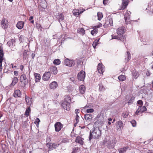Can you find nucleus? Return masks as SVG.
Returning a JSON list of instances; mask_svg holds the SVG:
<instances>
[{"mask_svg": "<svg viewBox=\"0 0 153 153\" xmlns=\"http://www.w3.org/2000/svg\"><path fill=\"white\" fill-rule=\"evenodd\" d=\"M101 135V131L100 130L98 127H97L94 128L92 131H90V135L89 137V139L91 141L92 138H98Z\"/></svg>", "mask_w": 153, "mask_h": 153, "instance_id": "nucleus-1", "label": "nucleus"}, {"mask_svg": "<svg viewBox=\"0 0 153 153\" xmlns=\"http://www.w3.org/2000/svg\"><path fill=\"white\" fill-rule=\"evenodd\" d=\"M21 86L22 87H25L28 83V81L25 74H23L20 76Z\"/></svg>", "mask_w": 153, "mask_h": 153, "instance_id": "nucleus-2", "label": "nucleus"}, {"mask_svg": "<svg viewBox=\"0 0 153 153\" xmlns=\"http://www.w3.org/2000/svg\"><path fill=\"white\" fill-rule=\"evenodd\" d=\"M64 64L68 66L72 67L75 65V62L73 59H70L66 58L64 60Z\"/></svg>", "mask_w": 153, "mask_h": 153, "instance_id": "nucleus-3", "label": "nucleus"}, {"mask_svg": "<svg viewBox=\"0 0 153 153\" xmlns=\"http://www.w3.org/2000/svg\"><path fill=\"white\" fill-rule=\"evenodd\" d=\"M97 120L95 122L94 124L98 126H101L103 124L104 118L102 116H98L96 118Z\"/></svg>", "mask_w": 153, "mask_h": 153, "instance_id": "nucleus-4", "label": "nucleus"}, {"mask_svg": "<svg viewBox=\"0 0 153 153\" xmlns=\"http://www.w3.org/2000/svg\"><path fill=\"white\" fill-rule=\"evenodd\" d=\"M85 77V72L83 71H81L77 74V79L79 80L83 81Z\"/></svg>", "mask_w": 153, "mask_h": 153, "instance_id": "nucleus-5", "label": "nucleus"}, {"mask_svg": "<svg viewBox=\"0 0 153 153\" xmlns=\"http://www.w3.org/2000/svg\"><path fill=\"white\" fill-rule=\"evenodd\" d=\"M1 27L3 29H6L8 25V22L6 19L3 18L1 21Z\"/></svg>", "mask_w": 153, "mask_h": 153, "instance_id": "nucleus-6", "label": "nucleus"}, {"mask_svg": "<svg viewBox=\"0 0 153 153\" xmlns=\"http://www.w3.org/2000/svg\"><path fill=\"white\" fill-rule=\"evenodd\" d=\"M62 106L64 109L69 111L70 109V105L69 103L66 101H62Z\"/></svg>", "mask_w": 153, "mask_h": 153, "instance_id": "nucleus-7", "label": "nucleus"}, {"mask_svg": "<svg viewBox=\"0 0 153 153\" xmlns=\"http://www.w3.org/2000/svg\"><path fill=\"white\" fill-rule=\"evenodd\" d=\"M3 56L4 53L3 51V48L1 47V46H0V71H1L2 69V65Z\"/></svg>", "mask_w": 153, "mask_h": 153, "instance_id": "nucleus-8", "label": "nucleus"}, {"mask_svg": "<svg viewBox=\"0 0 153 153\" xmlns=\"http://www.w3.org/2000/svg\"><path fill=\"white\" fill-rule=\"evenodd\" d=\"M103 144L107 143V147L109 149L113 148L114 146V143L113 142V140H109L108 142L107 141L105 142V140H104L103 141Z\"/></svg>", "mask_w": 153, "mask_h": 153, "instance_id": "nucleus-9", "label": "nucleus"}, {"mask_svg": "<svg viewBox=\"0 0 153 153\" xmlns=\"http://www.w3.org/2000/svg\"><path fill=\"white\" fill-rule=\"evenodd\" d=\"M147 108L145 106H140L135 112L136 114L138 115L139 114H141L143 112L146 111Z\"/></svg>", "mask_w": 153, "mask_h": 153, "instance_id": "nucleus-10", "label": "nucleus"}, {"mask_svg": "<svg viewBox=\"0 0 153 153\" xmlns=\"http://www.w3.org/2000/svg\"><path fill=\"white\" fill-rule=\"evenodd\" d=\"M55 131L56 132H59L62 128V125L59 122H56L54 125Z\"/></svg>", "mask_w": 153, "mask_h": 153, "instance_id": "nucleus-11", "label": "nucleus"}, {"mask_svg": "<svg viewBox=\"0 0 153 153\" xmlns=\"http://www.w3.org/2000/svg\"><path fill=\"white\" fill-rule=\"evenodd\" d=\"M116 127L117 130H121L123 127V124L122 122L120 120L117 122L116 124Z\"/></svg>", "mask_w": 153, "mask_h": 153, "instance_id": "nucleus-12", "label": "nucleus"}, {"mask_svg": "<svg viewBox=\"0 0 153 153\" xmlns=\"http://www.w3.org/2000/svg\"><path fill=\"white\" fill-rule=\"evenodd\" d=\"M84 118L85 120L88 122V124H89L93 118V116L91 114H86L84 115Z\"/></svg>", "mask_w": 153, "mask_h": 153, "instance_id": "nucleus-13", "label": "nucleus"}, {"mask_svg": "<svg viewBox=\"0 0 153 153\" xmlns=\"http://www.w3.org/2000/svg\"><path fill=\"white\" fill-rule=\"evenodd\" d=\"M51 76V74L50 72H46L42 76V79L44 81H48L50 79Z\"/></svg>", "mask_w": 153, "mask_h": 153, "instance_id": "nucleus-14", "label": "nucleus"}, {"mask_svg": "<svg viewBox=\"0 0 153 153\" xmlns=\"http://www.w3.org/2000/svg\"><path fill=\"white\" fill-rule=\"evenodd\" d=\"M46 145L48 147L49 149L52 150L53 149H55L59 145V144L56 143H51L49 142L46 144Z\"/></svg>", "mask_w": 153, "mask_h": 153, "instance_id": "nucleus-15", "label": "nucleus"}, {"mask_svg": "<svg viewBox=\"0 0 153 153\" xmlns=\"http://www.w3.org/2000/svg\"><path fill=\"white\" fill-rule=\"evenodd\" d=\"M56 19L60 23L61 25V22L64 20V16L62 13H58V15L56 16Z\"/></svg>", "mask_w": 153, "mask_h": 153, "instance_id": "nucleus-16", "label": "nucleus"}, {"mask_svg": "<svg viewBox=\"0 0 153 153\" xmlns=\"http://www.w3.org/2000/svg\"><path fill=\"white\" fill-rule=\"evenodd\" d=\"M97 70L98 72L100 74H102L104 71V67L102 63H99L97 66Z\"/></svg>", "mask_w": 153, "mask_h": 153, "instance_id": "nucleus-17", "label": "nucleus"}, {"mask_svg": "<svg viewBox=\"0 0 153 153\" xmlns=\"http://www.w3.org/2000/svg\"><path fill=\"white\" fill-rule=\"evenodd\" d=\"M58 86L57 82L56 81H53L49 85V87L51 89L54 90L56 89Z\"/></svg>", "mask_w": 153, "mask_h": 153, "instance_id": "nucleus-18", "label": "nucleus"}, {"mask_svg": "<svg viewBox=\"0 0 153 153\" xmlns=\"http://www.w3.org/2000/svg\"><path fill=\"white\" fill-rule=\"evenodd\" d=\"M49 70H50L49 72L51 73H52L54 75L56 74L58 72L57 68L55 66L50 67L49 69Z\"/></svg>", "mask_w": 153, "mask_h": 153, "instance_id": "nucleus-19", "label": "nucleus"}, {"mask_svg": "<svg viewBox=\"0 0 153 153\" xmlns=\"http://www.w3.org/2000/svg\"><path fill=\"white\" fill-rule=\"evenodd\" d=\"M21 95V91L18 89L15 90L13 94V96L15 98L20 97Z\"/></svg>", "mask_w": 153, "mask_h": 153, "instance_id": "nucleus-20", "label": "nucleus"}, {"mask_svg": "<svg viewBox=\"0 0 153 153\" xmlns=\"http://www.w3.org/2000/svg\"><path fill=\"white\" fill-rule=\"evenodd\" d=\"M117 33L119 35H121L125 32V28L123 27H120L117 29Z\"/></svg>", "mask_w": 153, "mask_h": 153, "instance_id": "nucleus-21", "label": "nucleus"}, {"mask_svg": "<svg viewBox=\"0 0 153 153\" xmlns=\"http://www.w3.org/2000/svg\"><path fill=\"white\" fill-rule=\"evenodd\" d=\"M131 13L130 11H128L124 15V18L126 22L129 23L130 22V16Z\"/></svg>", "mask_w": 153, "mask_h": 153, "instance_id": "nucleus-22", "label": "nucleus"}, {"mask_svg": "<svg viewBox=\"0 0 153 153\" xmlns=\"http://www.w3.org/2000/svg\"><path fill=\"white\" fill-rule=\"evenodd\" d=\"M122 4L121 6V9L120 10H123L126 8L128 3V0H122Z\"/></svg>", "mask_w": 153, "mask_h": 153, "instance_id": "nucleus-23", "label": "nucleus"}, {"mask_svg": "<svg viewBox=\"0 0 153 153\" xmlns=\"http://www.w3.org/2000/svg\"><path fill=\"white\" fill-rule=\"evenodd\" d=\"M83 140L84 139L82 137H81L80 136H77L76 138L75 142L80 144L81 145H82L84 143Z\"/></svg>", "mask_w": 153, "mask_h": 153, "instance_id": "nucleus-24", "label": "nucleus"}, {"mask_svg": "<svg viewBox=\"0 0 153 153\" xmlns=\"http://www.w3.org/2000/svg\"><path fill=\"white\" fill-rule=\"evenodd\" d=\"M24 25V22L20 21L18 22L16 25V27L19 29H21L23 28Z\"/></svg>", "mask_w": 153, "mask_h": 153, "instance_id": "nucleus-25", "label": "nucleus"}, {"mask_svg": "<svg viewBox=\"0 0 153 153\" xmlns=\"http://www.w3.org/2000/svg\"><path fill=\"white\" fill-rule=\"evenodd\" d=\"M84 11H79V10H75L73 11V14L76 17H78V16L81 13H82Z\"/></svg>", "mask_w": 153, "mask_h": 153, "instance_id": "nucleus-26", "label": "nucleus"}, {"mask_svg": "<svg viewBox=\"0 0 153 153\" xmlns=\"http://www.w3.org/2000/svg\"><path fill=\"white\" fill-rule=\"evenodd\" d=\"M128 149V146H126L123 148L119 149H118L119 153H124Z\"/></svg>", "mask_w": 153, "mask_h": 153, "instance_id": "nucleus-27", "label": "nucleus"}, {"mask_svg": "<svg viewBox=\"0 0 153 153\" xmlns=\"http://www.w3.org/2000/svg\"><path fill=\"white\" fill-rule=\"evenodd\" d=\"M79 90L80 93L83 94L84 93L85 90V88L83 85H81L79 87Z\"/></svg>", "mask_w": 153, "mask_h": 153, "instance_id": "nucleus-28", "label": "nucleus"}, {"mask_svg": "<svg viewBox=\"0 0 153 153\" xmlns=\"http://www.w3.org/2000/svg\"><path fill=\"white\" fill-rule=\"evenodd\" d=\"M77 32L82 35H83L85 34V31L83 28H78L77 30Z\"/></svg>", "mask_w": 153, "mask_h": 153, "instance_id": "nucleus-29", "label": "nucleus"}, {"mask_svg": "<svg viewBox=\"0 0 153 153\" xmlns=\"http://www.w3.org/2000/svg\"><path fill=\"white\" fill-rule=\"evenodd\" d=\"M18 79L17 77H14L13 79L12 82L10 85L11 86H14L18 82Z\"/></svg>", "mask_w": 153, "mask_h": 153, "instance_id": "nucleus-30", "label": "nucleus"}, {"mask_svg": "<svg viewBox=\"0 0 153 153\" xmlns=\"http://www.w3.org/2000/svg\"><path fill=\"white\" fill-rule=\"evenodd\" d=\"M26 104L28 105V106H30L32 102V100L30 98L27 97L25 98Z\"/></svg>", "mask_w": 153, "mask_h": 153, "instance_id": "nucleus-31", "label": "nucleus"}, {"mask_svg": "<svg viewBox=\"0 0 153 153\" xmlns=\"http://www.w3.org/2000/svg\"><path fill=\"white\" fill-rule=\"evenodd\" d=\"M31 111V110L30 106H28L26 110L25 115L27 117H28L29 116V114Z\"/></svg>", "mask_w": 153, "mask_h": 153, "instance_id": "nucleus-32", "label": "nucleus"}, {"mask_svg": "<svg viewBox=\"0 0 153 153\" xmlns=\"http://www.w3.org/2000/svg\"><path fill=\"white\" fill-rule=\"evenodd\" d=\"M23 58L26 59L27 57V56L29 54V52L28 51L25 50L23 53Z\"/></svg>", "mask_w": 153, "mask_h": 153, "instance_id": "nucleus-33", "label": "nucleus"}, {"mask_svg": "<svg viewBox=\"0 0 153 153\" xmlns=\"http://www.w3.org/2000/svg\"><path fill=\"white\" fill-rule=\"evenodd\" d=\"M100 39H96L93 42L92 45L94 49H95L96 46L98 44V42H99Z\"/></svg>", "mask_w": 153, "mask_h": 153, "instance_id": "nucleus-34", "label": "nucleus"}, {"mask_svg": "<svg viewBox=\"0 0 153 153\" xmlns=\"http://www.w3.org/2000/svg\"><path fill=\"white\" fill-rule=\"evenodd\" d=\"M36 81V82L39 81L40 80L41 78V76L40 74L37 73H35L34 74Z\"/></svg>", "mask_w": 153, "mask_h": 153, "instance_id": "nucleus-35", "label": "nucleus"}, {"mask_svg": "<svg viewBox=\"0 0 153 153\" xmlns=\"http://www.w3.org/2000/svg\"><path fill=\"white\" fill-rule=\"evenodd\" d=\"M99 87V91H104L105 89V88L103 86L102 84L101 83H100L98 85Z\"/></svg>", "mask_w": 153, "mask_h": 153, "instance_id": "nucleus-36", "label": "nucleus"}, {"mask_svg": "<svg viewBox=\"0 0 153 153\" xmlns=\"http://www.w3.org/2000/svg\"><path fill=\"white\" fill-rule=\"evenodd\" d=\"M63 101H66L69 103L71 101V98L69 95H65V100Z\"/></svg>", "mask_w": 153, "mask_h": 153, "instance_id": "nucleus-37", "label": "nucleus"}, {"mask_svg": "<svg viewBox=\"0 0 153 153\" xmlns=\"http://www.w3.org/2000/svg\"><path fill=\"white\" fill-rule=\"evenodd\" d=\"M118 79L119 80L121 81H123L126 79V78L125 76L120 75L118 76Z\"/></svg>", "mask_w": 153, "mask_h": 153, "instance_id": "nucleus-38", "label": "nucleus"}, {"mask_svg": "<svg viewBox=\"0 0 153 153\" xmlns=\"http://www.w3.org/2000/svg\"><path fill=\"white\" fill-rule=\"evenodd\" d=\"M53 63L55 65H59L60 64L61 61L59 59H55L54 60Z\"/></svg>", "mask_w": 153, "mask_h": 153, "instance_id": "nucleus-39", "label": "nucleus"}, {"mask_svg": "<svg viewBox=\"0 0 153 153\" xmlns=\"http://www.w3.org/2000/svg\"><path fill=\"white\" fill-rule=\"evenodd\" d=\"M98 19L100 21L103 17V16L102 13L100 12L97 13Z\"/></svg>", "mask_w": 153, "mask_h": 153, "instance_id": "nucleus-40", "label": "nucleus"}, {"mask_svg": "<svg viewBox=\"0 0 153 153\" xmlns=\"http://www.w3.org/2000/svg\"><path fill=\"white\" fill-rule=\"evenodd\" d=\"M135 99V97H132L131 98V99L128 101V104L129 105L133 103L134 102V100Z\"/></svg>", "mask_w": 153, "mask_h": 153, "instance_id": "nucleus-41", "label": "nucleus"}, {"mask_svg": "<svg viewBox=\"0 0 153 153\" xmlns=\"http://www.w3.org/2000/svg\"><path fill=\"white\" fill-rule=\"evenodd\" d=\"M139 75L138 72L137 71H135L133 73V75L135 79H137L138 77L139 76Z\"/></svg>", "mask_w": 153, "mask_h": 153, "instance_id": "nucleus-42", "label": "nucleus"}, {"mask_svg": "<svg viewBox=\"0 0 153 153\" xmlns=\"http://www.w3.org/2000/svg\"><path fill=\"white\" fill-rule=\"evenodd\" d=\"M98 32V30L96 28H95L93 30H92L91 31V34L94 35V34H96Z\"/></svg>", "mask_w": 153, "mask_h": 153, "instance_id": "nucleus-43", "label": "nucleus"}, {"mask_svg": "<svg viewBox=\"0 0 153 153\" xmlns=\"http://www.w3.org/2000/svg\"><path fill=\"white\" fill-rule=\"evenodd\" d=\"M79 149H80L78 147H74L73 148V151L71 153H76L77 152H78V150Z\"/></svg>", "mask_w": 153, "mask_h": 153, "instance_id": "nucleus-44", "label": "nucleus"}, {"mask_svg": "<svg viewBox=\"0 0 153 153\" xmlns=\"http://www.w3.org/2000/svg\"><path fill=\"white\" fill-rule=\"evenodd\" d=\"M143 102L141 100H138L137 103V105L140 107V106H142L143 105Z\"/></svg>", "mask_w": 153, "mask_h": 153, "instance_id": "nucleus-45", "label": "nucleus"}, {"mask_svg": "<svg viewBox=\"0 0 153 153\" xmlns=\"http://www.w3.org/2000/svg\"><path fill=\"white\" fill-rule=\"evenodd\" d=\"M128 113L127 112H125L122 113V116L124 118H126L128 117Z\"/></svg>", "mask_w": 153, "mask_h": 153, "instance_id": "nucleus-46", "label": "nucleus"}, {"mask_svg": "<svg viewBox=\"0 0 153 153\" xmlns=\"http://www.w3.org/2000/svg\"><path fill=\"white\" fill-rule=\"evenodd\" d=\"M83 63V62L80 59H77V65L79 66L81 65Z\"/></svg>", "mask_w": 153, "mask_h": 153, "instance_id": "nucleus-47", "label": "nucleus"}, {"mask_svg": "<svg viewBox=\"0 0 153 153\" xmlns=\"http://www.w3.org/2000/svg\"><path fill=\"white\" fill-rule=\"evenodd\" d=\"M131 124L133 127H135L136 125V122L134 120H132L131 122Z\"/></svg>", "mask_w": 153, "mask_h": 153, "instance_id": "nucleus-48", "label": "nucleus"}, {"mask_svg": "<svg viewBox=\"0 0 153 153\" xmlns=\"http://www.w3.org/2000/svg\"><path fill=\"white\" fill-rule=\"evenodd\" d=\"M127 53L128 56L127 62H128L131 59V54L128 51H127Z\"/></svg>", "mask_w": 153, "mask_h": 153, "instance_id": "nucleus-49", "label": "nucleus"}, {"mask_svg": "<svg viewBox=\"0 0 153 153\" xmlns=\"http://www.w3.org/2000/svg\"><path fill=\"white\" fill-rule=\"evenodd\" d=\"M94 111V110L93 108L88 109L86 110V112L87 113H92Z\"/></svg>", "mask_w": 153, "mask_h": 153, "instance_id": "nucleus-50", "label": "nucleus"}, {"mask_svg": "<svg viewBox=\"0 0 153 153\" xmlns=\"http://www.w3.org/2000/svg\"><path fill=\"white\" fill-rule=\"evenodd\" d=\"M118 39L123 42H124L125 41V38L124 36H122L120 37H119Z\"/></svg>", "mask_w": 153, "mask_h": 153, "instance_id": "nucleus-51", "label": "nucleus"}, {"mask_svg": "<svg viewBox=\"0 0 153 153\" xmlns=\"http://www.w3.org/2000/svg\"><path fill=\"white\" fill-rule=\"evenodd\" d=\"M108 21L110 25L112 26L113 25V20L112 18L109 19Z\"/></svg>", "mask_w": 153, "mask_h": 153, "instance_id": "nucleus-52", "label": "nucleus"}, {"mask_svg": "<svg viewBox=\"0 0 153 153\" xmlns=\"http://www.w3.org/2000/svg\"><path fill=\"white\" fill-rule=\"evenodd\" d=\"M79 116L78 115V114H76V123H77L79 122Z\"/></svg>", "mask_w": 153, "mask_h": 153, "instance_id": "nucleus-53", "label": "nucleus"}, {"mask_svg": "<svg viewBox=\"0 0 153 153\" xmlns=\"http://www.w3.org/2000/svg\"><path fill=\"white\" fill-rule=\"evenodd\" d=\"M68 142V139L66 138H65L63 139L62 141V142L63 143H67Z\"/></svg>", "mask_w": 153, "mask_h": 153, "instance_id": "nucleus-54", "label": "nucleus"}, {"mask_svg": "<svg viewBox=\"0 0 153 153\" xmlns=\"http://www.w3.org/2000/svg\"><path fill=\"white\" fill-rule=\"evenodd\" d=\"M35 123L36 124V123H37L38 124L39 122H40V120L39 118H36L35 121Z\"/></svg>", "mask_w": 153, "mask_h": 153, "instance_id": "nucleus-55", "label": "nucleus"}, {"mask_svg": "<svg viewBox=\"0 0 153 153\" xmlns=\"http://www.w3.org/2000/svg\"><path fill=\"white\" fill-rule=\"evenodd\" d=\"M108 0H103V3L105 5L107 4V3H108Z\"/></svg>", "mask_w": 153, "mask_h": 153, "instance_id": "nucleus-56", "label": "nucleus"}, {"mask_svg": "<svg viewBox=\"0 0 153 153\" xmlns=\"http://www.w3.org/2000/svg\"><path fill=\"white\" fill-rule=\"evenodd\" d=\"M7 44L9 46V47H11V46H12L13 45V44H12V43L10 42V41H9V42H8L7 43Z\"/></svg>", "mask_w": 153, "mask_h": 153, "instance_id": "nucleus-57", "label": "nucleus"}, {"mask_svg": "<svg viewBox=\"0 0 153 153\" xmlns=\"http://www.w3.org/2000/svg\"><path fill=\"white\" fill-rule=\"evenodd\" d=\"M102 25L101 23H99L97 25V26H95V27H96L99 28H100V27H101L102 26Z\"/></svg>", "mask_w": 153, "mask_h": 153, "instance_id": "nucleus-58", "label": "nucleus"}, {"mask_svg": "<svg viewBox=\"0 0 153 153\" xmlns=\"http://www.w3.org/2000/svg\"><path fill=\"white\" fill-rule=\"evenodd\" d=\"M112 37V39H118L119 37H118L117 36H113V35H111Z\"/></svg>", "mask_w": 153, "mask_h": 153, "instance_id": "nucleus-59", "label": "nucleus"}, {"mask_svg": "<svg viewBox=\"0 0 153 153\" xmlns=\"http://www.w3.org/2000/svg\"><path fill=\"white\" fill-rule=\"evenodd\" d=\"M51 140V138L50 137H48L46 139L47 142H49Z\"/></svg>", "mask_w": 153, "mask_h": 153, "instance_id": "nucleus-60", "label": "nucleus"}, {"mask_svg": "<svg viewBox=\"0 0 153 153\" xmlns=\"http://www.w3.org/2000/svg\"><path fill=\"white\" fill-rule=\"evenodd\" d=\"M18 71H15L14 72V75L16 76L18 75Z\"/></svg>", "mask_w": 153, "mask_h": 153, "instance_id": "nucleus-61", "label": "nucleus"}, {"mask_svg": "<svg viewBox=\"0 0 153 153\" xmlns=\"http://www.w3.org/2000/svg\"><path fill=\"white\" fill-rule=\"evenodd\" d=\"M24 67L23 65H21L20 66L19 68L22 71H23L24 69Z\"/></svg>", "mask_w": 153, "mask_h": 153, "instance_id": "nucleus-62", "label": "nucleus"}, {"mask_svg": "<svg viewBox=\"0 0 153 153\" xmlns=\"http://www.w3.org/2000/svg\"><path fill=\"white\" fill-rule=\"evenodd\" d=\"M74 78L73 77H71L70 78V79L73 82H74Z\"/></svg>", "mask_w": 153, "mask_h": 153, "instance_id": "nucleus-63", "label": "nucleus"}, {"mask_svg": "<svg viewBox=\"0 0 153 153\" xmlns=\"http://www.w3.org/2000/svg\"><path fill=\"white\" fill-rule=\"evenodd\" d=\"M18 153H26L25 151L24 150H21Z\"/></svg>", "mask_w": 153, "mask_h": 153, "instance_id": "nucleus-64", "label": "nucleus"}]
</instances>
